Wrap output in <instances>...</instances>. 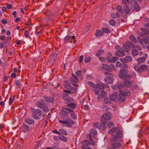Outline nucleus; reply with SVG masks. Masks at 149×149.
Wrapping results in <instances>:
<instances>
[{
    "mask_svg": "<svg viewBox=\"0 0 149 149\" xmlns=\"http://www.w3.org/2000/svg\"><path fill=\"white\" fill-rule=\"evenodd\" d=\"M109 134L113 133L112 136L110 139L111 142H114L117 141L122 136V132L119 128L116 127L112 128L108 131Z\"/></svg>",
    "mask_w": 149,
    "mask_h": 149,
    "instance_id": "obj_1",
    "label": "nucleus"
},
{
    "mask_svg": "<svg viewBox=\"0 0 149 149\" xmlns=\"http://www.w3.org/2000/svg\"><path fill=\"white\" fill-rule=\"evenodd\" d=\"M119 92L120 94L119 95L118 100L122 102H124L126 99L125 96L128 95L129 94L130 95V92L129 91L125 92L124 91L122 90H120Z\"/></svg>",
    "mask_w": 149,
    "mask_h": 149,
    "instance_id": "obj_2",
    "label": "nucleus"
},
{
    "mask_svg": "<svg viewBox=\"0 0 149 149\" xmlns=\"http://www.w3.org/2000/svg\"><path fill=\"white\" fill-rule=\"evenodd\" d=\"M135 47V45L130 41H128L126 42V45H123V49L122 51L124 52L125 51L127 52H128L130 50V48L133 49Z\"/></svg>",
    "mask_w": 149,
    "mask_h": 149,
    "instance_id": "obj_3",
    "label": "nucleus"
},
{
    "mask_svg": "<svg viewBox=\"0 0 149 149\" xmlns=\"http://www.w3.org/2000/svg\"><path fill=\"white\" fill-rule=\"evenodd\" d=\"M104 74L107 76L105 79V80L107 84L112 83L113 82V79L111 77L113 76L112 74L110 73L105 72Z\"/></svg>",
    "mask_w": 149,
    "mask_h": 149,
    "instance_id": "obj_4",
    "label": "nucleus"
},
{
    "mask_svg": "<svg viewBox=\"0 0 149 149\" xmlns=\"http://www.w3.org/2000/svg\"><path fill=\"white\" fill-rule=\"evenodd\" d=\"M59 122L61 123L68 125H67L68 127H71V125H73L74 123L73 120L69 119H67L65 120H59Z\"/></svg>",
    "mask_w": 149,
    "mask_h": 149,
    "instance_id": "obj_5",
    "label": "nucleus"
},
{
    "mask_svg": "<svg viewBox=\"0 0 149 149\" xmlns=\"http://www.w3.org/2000/svg\"><path fill=\"white\" fill-rule=\"evenodd\" d=\"M41 111L39 109H37L33 113V117L35 119H38L39 117L41 115Z\"/></svg>",
    "mask_w": 149,
    "mask_h": 149,
    "instance_id": "obj_6",
    "label": "nucleus"
},
{
    "mask_svg": "<svg viewBox=\"0 0 149 149\" xmlns=\"http://www.w3.org/2000/svg\"><path fill=\"white\" fill-rule=\"evenodd\" d=\"M128 72V71L126 69H121L120 70L118 75L120 78H122L124 77Z\"/></svg>",
    "mask_w": 149,
    "mask_h": 149,
    "instance_id": "obj_7",
    "label": "nucleus"
},
{
    "mask_svg": "<svg viewBox=\"0 0 149 149\" xmlns=\"http://www.w3.org/2000/svg\"><path fill=\"white\" fill-rule=\"evenodd\" d=\"M120 60L121 62L125 63L132 61V58L130 56H126L123 58H120Z\"/></svg>",
    "mask_w": 149,
    "mask_h": 149,
    "instance_id": "obj_8",
    "label": "nucleus"
},
{
    "mask_svg": "<svg viewBox=\"0 0 149 149\" xmlns=\"http://www.w3.org/2000/svg\"><path fill=\"white\" fill-rule=\"evenodd\" d=\"M111 144L112 146L111 147V149H116V148L120 147L121 146V144L119 143L114 141L112 142Z\"/></svg>",
    "mask_w": 149,
    "mask_h": 149,
    "instance_id": "obj_9",
    "label": "nucleus"
},
{
    "mask_svg": "<svg viewBox=\"0 0 149 149\" xmlns=\"http://www.w3.org/2000/svg\"><path fill=\"white\" fill-rule=\"evenodd\" d=\"M59 114L61 115V118L62 119H65V117L68 115V113L63 110H62L60 112Z\"/></svg>",
    "mask_w": 149,
    "mask_h": 149,
    "instance_id": "obj_10",
    "label": "nucleus"
},
{
    "mask_svg": "<svg viewBox=\"0 0 149 149\" xmlns=\"http://www.w3.org/2000/svg\"><path fill=\"white\" fill-rule=\"evenodd\" d=\"M107 61L108 62H115L118 60L117 57H112L111 56H108L107 57Z\"/></svg>",
    "mask_w": 149,
    "mask_h": 149,
    "instance_id": "obj_11",
    "label": "nucleus"
},
{
    "mask_svg": "<svg viewBox=\"0 0 149 149\" xmlns=\"http://www.w3.org/2000/svg\"><path fill=\"white\" fill-rule=\"evenodd\" d=\"M106 86V85L103 83H100L96 84V88H98L100 90H103L104 87Z\"/></svg>",
    "mask_w": 149,
    "mask_h": 149,
    "instance_id": "obj_12",
    "label": "nucleus"
},
{
    "mask_svg": "<svg viewBox=\"0 0 149 149\" xmlns=\"http://www.w3.org/2000/svg\"><path fill=\"white\" fill-rule=\"evenodd\" d=\"M146 58L144 57L139 58L137 59L138 62V65L144 63L146 60Z\"/></svg>",
    "mask_w": 149,
    "mask_h": 149,
    "instance_id": "obj_13",
    "label": "nucleus"
},
{
    "mask_svg": "<svg viewBox=\"0 0 149 149\" xmlns=\"http://www.w3.org/2000/svg\"><path fill=\"white\" fill-rule=\"evenodd\" d=\"M44 98L45 100L48 102H53L54 101V99L51 97H48L46 96H44Z\"/></svg>",
    "mask_w": 149,
    "mask_h": 149,
    "instance_id": "obj_14",
    "label": "nucleus"
},
{
    "mask_svg": "<svg viewBox=\"0 0 149 149\" xmlns=\"http://www.w3.org/2000/svg\"><path fill=\"white\" fill-rule=\"evenodd\" d=\"M102 67L103 68L107 71H108L109 72H111V68L108 65L106 64H103L102 65Z\"/></svg>",
    "mask_w": 149,
    "mask_h": 149,
    "instance_id": "obj_15",
    "label": "nucleus"
},
{
    "mask_svg": "<svg viewBox=\"0 0 149 149\" xmlns=\"http://www.w3.org/2000/svg\"><path fill=\"white\" fill-rule=\"evenodd\" d=\"M123 11L126 14H129L130 13V10L127 5H125L123 7Z\"/></svg>",
    "mask_w": 149,
    "mask_h": 149,
    "instance_id": "obj_16",
    "label": "nucleus"
},
{
    "mask_svg": "<svg viewBox=\"0 0 149 149\" xmlns=\"http://www.w3.org/2000/svg\"><path fill=\"white\" fill-rule=\"evenodd\" d=\"M29 127L28 125L24 124L23 125L22 127V131L24 132H27L29 130Z\"/></svg>",
    "mask_w": 149,
    "mask_h": 149,
    "instance_id": "obj_17",
    "label": "nucleus"
},
{
    "mask_svg": "<svg viewBox=\"0 0 149 149\" xmlns=\"http://www.w3.org/2000/svg\"><path fill=\"white\" fill-rule=\"evenodd\" d=\"M25 121L26 123L29 125H33L34 123L33 120L31 118H26Z\"/></svg>",
    "mask_w": 149,
    "mask_h": 149,
    "instance_id": "obj_18",
    "label": "nucleus"
},
{
    "mask_svg": "<svg viewBox=\"0 0 149 149\" xmlns=\"http://www.w3.org/2000/svg\"><path fill=\"white\" fill-rule=\"evenodd\" d=\"M116 54L118 56H125V54H124V52L118 51L116 52Z\"/></svg>",
    "mask_w": 149,
    "mask_h": 149,
    "instance_id": "obj_19",
    "label": "nucleus"
},
{
    "mask_svg": "<svg viewBox=\"0 0 149 149\" xmlns=\"http://www.w3.org/2000/svg\"><path fill=\"white\" fill-rule=\"evenodd\" d=\"M116 9L118 12L122 14H123L124 13L122 6L120 5H119L117 6L116 8Z\"/></svg>",
    "mask_w": 149,
    "mask_h": 149,
    "instance_id": "obj_20",
    "label": "nucleus"
},
{
    "mask_svg": "<svg viewBox=\"0 0 149 149\" xmlns=\"http://www.w3.org/2000/svg\"><path fill=\"white\" fill-rule=\"evenodd\" d=\"M130 40L134 43H136L137 42V40L136 39L134 36L133 35H131L130 36Z\"/></svg>",
    "mask_w": 149,
    "mask_h": 149,
    "instance_id": "obj_21",
    "label": "nucleus"
},
{
    "mask_svg": "<svg viewBox=\"0 0 149 149\" xmlns=\"http://www.w3.org/2000/svg\"><path fill=\"white\" fill-rule=\"evenodd\" d=\"M95 35L97 36L100 37L103 35V33L100 30H97L96 31Z\"/></svg>",
    "mask_w": 149,
    "mask_h": 149,
    "instance_id": "obj_22",
    "label": "nucleus"
},
{
    "mask_svg": "<svg viewBox=\"0 0 149 149\" xmlns=\"http://www.w3.org/2000/svg\"><path fill=\"white\" fill-rule=\"evenodd\" d=\"M102 118H104V119L108 120H110L111 118V116L108 114H104Z\"/></svg>",
    "mask_w": 149,
    "mask_h": 149,
    "instance_id": "obj_23",
    "label": "nucleus"
},
{
    "mask_svg": "<svg viewBox=\"0 0 149 149\" xmlns=\"http://www.w3.org/2000/svg\"><path fill=\"white\" fill-rule=\"evenodd\" d=\"M58 138L64 142H66L67 141V138L65 136L62 135H59L58 136Z\"/></svg>",
    "mask_w": 149,
    "mask_h": 149,
    "instance_id": "obj_24",
    "label": "nucleus"
},
{
    "mask_svg": "<svg viewBox=\"0 0 149 149\" xmlns=\"http://www.w3.org/2000/svg\"><path fill=\"white\" fill-rule=\"evenodd\" d=\"M108 120L104 119V118H101V122L103 125H106L108 123Z\"/></svg>",
    "mask_w": 149,
    "mask_h": 149,
    "instance_id": "obj_25",
    "label": "nucleus"
},
{
    "mask_svg": "<svg viewBox=\"0 0 149 149\" xmlns=\"http://www.w3.org/2000/svg\"><path fill=\"white\" fill-rule=\"evenodd\" d=\"M137 42L138 41L140 44L143 45L144 42V38L141 39L139 37H138L137 38Z\"/></svg>",
    "mask_w": 149,
    "mask_h": 149,
    "instance_id": "obj_26",
    "label": "nucleus"
},
{
    "mask_svg": "<svg viewBox=\"0 0 149 149\" xmlns=\"http://www.w3.org/2000/svg\"><path fill=\"white\" fill-rule=\"evenodd\" d=\"M68 40H69L71 42H72V38L70 36H67L65 38V42H66Z\"/></svg>",
    "mask_w": 149,
    "mask_h": 149,
    "instance_id": "obj_27",
    "label": "nucleus"
},
{
    "mask_svg": "<svg viewBox=\"0 0 149 149\" xmlns=\"http://www.w3.org/2000/svg\"><path fill=\"white\" fill-rule=\"evenodd\" d=\"M45 105V104L40 101L38 102L37 104V106L38 107L41 109H42Z\"/></svg>",
    "mask_w": 149,
    "mask_h": 149,
    "instance_id": "obj_28",
    "label": "nucleus"
},
{
    "mask_svg": "<svg viewBox=\"0 0 149 149\" xmlns=\"http://www.w3.org/2000/svg\"><path fill=\"white\" fill-rule=\"evenodd\" d=\"M58 131L59 132V134H62L65 135H66L67 134L66 131L64 130L60 129Z\"/></svg>",
    "mask_w": 149,
    "mask_h": 149,
    "instance_id": "obj_29",
    "label": "nucleus"
},
{
    "mask_svg": "<svg viewBox=\"0 0 149 149\" xmlns=\"http://www.w3.org/2000/svg\"><path fill=\"white\" fill-rule=\"evenodd\" d=\"M57 54H54L51 58V61L53 63L55 62Z\"/></svg>",
    "mask_w": 149,
    "mask_h": 149,
    "instance_id": "obj_30",
    "label": "nucleus"
},
{
    "mask_svg": "<svg viewBox=\"0 0 149 149\" xmlns=\"http://www.w3.org/2000/svg\"><path fill=\"white\" fill-rule=\"evenodd\" d=\"M134 8L136 11H138L139 10L140 6L137 2H135L134 3Z\"/></svg>",
    "mask_w": 149,
    "mask_h": 149,
    "instance_id": "obj_31",
    "label": "nucleus"
},
{
    "mask_svg": "<svg viewBox=\"0 0 149 149\" xmlns=\"http://www.w3.org/2000/svg\"><path fill=\"white\" fill-rule=\"evenodd\" d=\"M68 107H70L72 109H75L76 107V104L74 103H71L67 105Z\"/></svg>",
    "mask_w": 149,
    "mask_h": 149,
    "instance_id": "obj_32",
    "label": "nucleus"
},
{
    "mask_svg": "<svg viewBox=\"0 0 149 149\" xmlns=\"http://www.w3.org/2000/svg\"><path fill=\"white\" fill-rule=\"evenodd\" d=\"M103 32L106 33H108L110 32V30L109 28H103L102 29Z\"/></svg>",
    "mask_w": 149,
    "mask_h": 149,
    "instance_id": "obj_33",
    "label": "nucleus"
},
{
    "mask_svg": "<svg viewBox=\"0 0 149 149\" xmlns=\"http://www.w3.org/2000/svg\"><path fill=\"white\" fill-rule=\"evenodd\" d=\"M71 81L75 83H77L78 81V79L76 77H71L70 78Z\"/></svg>",
    "mask_w": 149,
    "mask_h": 149,
    "instance_id": "obj_34",
    "label": "nucleus"
},
{
    "mask_svg": "<svg viewBox=\"0 0 149 149\" xmlns=\"http://www.w3.org/2000/svg\"><path fill=\"white\" fill-rule=\"evenodd\" d=\"M131 78V76L128 74H127L125 75V77H124L123 78H122V79H123L124 80H129Z\"/></svg>",
    "mask_w": 149,
    "mask_h": 149,
    "instance_id": "obj_35",
    "label": "nucleus"
},
{
    "mask_svg": "<svg viewBox=\"0 0 149 149\" xmlns=\"http://www.w3.org/2000/svg\"><path fill=\"white\" fill-rule=\"evenodd\" d=\"M109 24L112 26H114L116 25V22L113 19L110 20L109 21Z\"/></svg>",
    "mask_w": 149,
    "mask_h": 149,
    "instance_id": "obj_36",
    "label": "nucleus"
},
{
    "mask_svg": "<svg viewBox=\"0 0 149 149\" xmlns=\"http://www.w3.org/2000/svg\"><path fill=\"white\" fill-rule=\"evenodd\" d=\"M110 97L111 100H115L117 99V96L116 95L114 94L111 95Z\"/></svg>",
    "mask_w": 149,
    "mask_h": 149,
    "instance_id": "obj_37",
    "label": "nucleus"
},
{
    "mask_svg": "<svg viewBox=\"0 0 149 149\" xmlns=\"http://www.w3.org/2000/svg\"><path fill=\"white\" fill-rule=\"evenodd\" d=\"M73 101V99L72 98H67L65 99L64 102L66 104H68L70 102H72Z\"/></svg>",
    "mask_w": 149,
    "mask_h": 149,
    "instance_id": "obj_38",
    "label": "nucleus"
},
{
    "mask_svg": "<svg viewBox=\"0 0 149 149\" xmlns=\"http://www.w3.org/2000/svg\"><path fill=\"white\" fill-rule=\"evenodd\" d=\"M125 85L127 87H130L132 86V83L131 82L129 81H125Z\"/></svg>",
    "mask_w": 149,
    "mask_h": 149,
    "instance_id": "obj_39",
    "label": "nucleus"
},
{
    "mask_svg": "<svg viewBox=\"0 0 149 149\" xmlns=\"http://www.w3.org/2000/svg\"><path fill=\"white\" fill-rule=\"evenodd\" d=\"M140 68L142 71L144 70H147L148 68V66L146 65H141L140 66Z\"/></svg>",
    "mask_w": 149,
    "mask_h": 149,
    "instance_id": "obj_40",
    "label": "nucleus"
},
{
    "mask_svg": "<svg viewBox=\"0 0 149 149\" xmlns=\"http://www.w3.org/2000/svg\"><path fill=\"white\" fill-rule=\"evenodd\" d=\"M88 84L92 87L95 88H96V85L95 84L90 81H88Z\"/></svg>",
    "mask_w": 149,
    "mask_h": 149,
    "instance_id": "obj_41",
    "label": "nucleus"
},
{
    "mask_svg": "<svg viewBox=\"0 0 149 149\" xmlns=\"http://www.w3.org/2000/svg\"><path fill=\"white\" fill-rule=\"evenodd\" d=\"M131 53L132 55L134 56H137L138 54V52L137 51L136 49L133 50Z\"/></svg>",
    "mask_w": 149,
    "mask_h": 149,
    "instance_id": "obj_42",
    "label": "nucleus"
},
{
    "mask_svg": "<svg viewBox=\"0 0 149 149\" xmlns=\"http://www.w3.org/2000/svg\"><path fill=\"white\" fill-rule=\"evenodd\" d=\"M104 51L100 49L97 52L96 56H99L100 55L102 54Z\"/></svg>",
    "mask_w": 149,
    "mask_h": 149,
    "instance_id": "obj_43",
    "label": "nucleus"
},
{
    "mask_svg": "<svg viewBox=\"0 0 149 149\" xmlns=\"http://www.w3.org/2000/svg\"><path fill=\"white\" fill-rule=\"evenodd\" d=\"M134 69L136 71L139 72H142L141 68L137 66L134 67Z\"/></svg>",
    "mask_w": 149,
    "mask_h": 149,
    "instance_id": "obj_44",
    "label": "nucleus"
},
{
    "mask_svg": "<svg viewBox=\"0 0 149 149\" xmlns=\"http://www.w3.org/2000/svg\"><path fill=\"white\" fill-rule=\"evenodd\" d=\"M124 86V85L121 83H120L118 84L117 85V88L120 89L121 88H122Z\"/></svg>",
    "mask_w": 149,
    "mask_h": 149,
    "instance_id": "obj_45",
    "label": "nucleus"
},
{
    "mask_svg": "<svg viewBox=\"0 0 149 149\" xmlns=\"http://www.w3.org/2000/svg\"><path fill=\"white\" fill-rule=\"evenodd\" d=\"M104 102L106 103H111V100L108 98H106L104 99Z\"/></svg>",
    "mask_w": 149,
    "mask_h": 149,
    "instance_id": "obj_46",
    "label": "nucleus"
},
{
    "mask_svg": "<svg viewBox=\"0 0 149 149\" xmlns=\"http://www.w3.org/2000/svg\"><path fill=\"white\" fill-rule=\"evenodd\" d=\"M82 143H84L85 144V145H86L87 146H89L90 145V142L87 140H86L84 141H82Z\"/></svg>",
    "mask_w": 149,
    "mask_h": 149,
    "instance_id": "obj_47",
    "label": "nucleus"
},
{
    "mask_svg": "<svg viewBox=\"0 0 149 149\" xmlns=\"http://www.w3.org/2000/svg\"><path fill=\"white\" fill-rule=\"evenodd\" d=\"M45 112H48L49 111V109L45 105L42 108Z\"/></svg>",
    "mask_w": 149,
    "mask_h": 149,
    "instance_id": "obj_48",
    "label": "nucleus"
},
{
    "mask_svg": "<svg viewBox=\"0 0 149 149\" xmlns=\"http://www.w3.org/2000/svg\"><path fill=\"white\" fill-rule=\"evenodd\" d=\"M91 57H86L84 60V61L86 63H88L90 61Z\"/></svg>",
    "mask_w": 149,
    "mask_h": 149,
    "instance_id": "obj_49",
    "label": "nucleus"
},
{
    "mask_svg": "<svg viewBox=\"0 0 149 149\" xmlns=\"http://www.w3.org/2000/svg\"><path fill=\"white\" fill-rule=\"evenodd\" d=\"M138 87V86L136 84H134L131 87V89L132 90H134L135 89L137 88Z\"/></svg>",
    "mask_w": 149,
    "mask_h": 149,
    "instance_id": "obj_50",
    "label": "nucleus"
},
{
    "mask_svg": "<svg viewBox=\"0 0 149 149\" xmlns=\"http://www.w3.org/2000/svg\"><path fill=\"white\" fill-rule=\"evenodd\" d=\"M71 116L74 119H76L77 118V117L75 114L74 113H70Z\"/></svg>",
    "mask_w": 149,
    "mask_h": 149,
    "instance_id": "obj_51",
    "label": "nucleus"
},
{
    "mask_svg": "<svg viewBox=\"0 0 149 149\" xmlns=\"http://www.w3.org/2000/svg\"><path fill=\"white\" fill-rule=\"evenodd\" d=\"M100 95H102L101 96H102V97H103L104 98H105L106 96V94L105 92L102 91Z\"/></svg>",
    "mask_w": 149,
    "mask_h": 149,
    "instance_id": "obj_52",
    "label": "nucleus"
},
{
    "mask_svg": "<svg viewBox=\"0 0 149 149\" xmlns=\"http://www.w3.org/2000/svg\"><path fill=\"white\" fill-rule=\"evenodd\" d=\"M91 133L95 135L97 134V131L94 129H92L90 131Z\"/></svg>",
    "mask_w": 149,
    "mask_h": 149,
    "instance_id": "obj_53",
    "label": "nucleus"
},
{
    "mask_svg": "<svg viewBox=\"0 0 149 149\" xmlns=\"http://www.w3.org/2000/svg\"><path fill=\"white\" fill-rule=\"evenodd\" d=\"M140 36H142V37H148V36H146V34H145L144 33V32H142V33H140Z\"/></svg>",
    "mask_w": 149,
    "mask_h": 149,
    "instance_id": "obj_54",
    "label": "nucleus"
},
{
    "mask_svg": "<svg viewBox=\"0 0 149 149\" xmlns=\"http://www.w3.org/2000/svg\"><path fill=\"white\" fill-rule=\"evenodd\" d=\"M116 66L119 68H120L122 66V64L120 62H117L116 63Z\"/></svg>",
    "mask_w": 149,
    "mask_h": 149,
    "instance_id": "obj_55",
    "label": "nucleus"
},
{
    "mask_svg": "<svg viewBox=\"0 0 149 149\" xmlns=\"http://www.w3.org/2000/svg\"><path fill=\"white\" fill-rule=\"evenodd\" d=\"M122 3L123 4H125V5H126L128 3H130V1H129V0H122Z\"/></svg>",
    "mask_w": 149,
    "mask_h": 149,
    "instance_id": "obj_56",
    "label": "nucleus"
},
{
    "mask_svg": "<svg viewBox=\"0 0 149 149\" xmlns=\"http://www.w3.org/2000/svg\"><path fill=\"white\" fill-rule=\"evenodd\" d=\"M15 97V96H14L13 97V98L12 99H11V97H10L9 101V104L10 105H11L12 104V103L13 102V100Z\"/></svg>",
    "mask_w": 149,
    "mask_h": 149,
    "instance_id": "obj_57",
    "label": "nucleus"
},
{
    "mask_svg": "<svg viewBox=\"0 0 149 149\" xmlns=\"http://www.w3.org/2000/svg\"><path fill=\"white\" fill-rule=\"evenodd\" d=\"M112 125L114 126V124L112 122L109 123L108 124V127H109V128H110Z\"/></svg>",
    "mask_w": 149,
    "mask_h": 149,
    "instance_id": "obj_58",
    "label": "nucleus"
},
{
    "mask_svg": "<svg viewBox=\"0 0 149 149\" xmlns=\"http://www.w3.org/2000/svg\"><path fill=\"white\" fill-rule=\"evenodd\" d=\"M25 36L27 38H28L29 36V31H26L25 32Z\"/></svg>",
    "mask_w": 149,
    "mask_h": 149,
    "instance_id": "obj_59",
    "label": "nucleus"
},
{
    "mask_svg": "<svg viewBox=\"0 0 149 149\" xmlns=\"http://www.w3.org/2000/svg\"><path fill=\"white\" fill-rule=\"evenodd\" d=\"M3 43L4 44V45L5 47H7L9 43L7 40L3 42Z\"/></svg>",
    "mask_w": 149,
    "mask_h": 149,
    "instance_id": "obj_60",
    "label": "nucleus"
},
{
    "mask_svg": "<svg viewBox=\"0 0 149 149\" xmlns=\"http://www.w3.org/2000/svg\"><path fill=\"white\" fill-rule=\"evenodd\" d=\"M144 42L146 44L149 45V39L144 38Z\"/></svg>",
    "mask_w": 149,
    "mask_h": 149,
    "instance_id": "obj_61",
    "label": "nucleus"
},
{
    "mask_svg": "<svg viewBox=\"0 0 149 149\" xmlns=\"http://www.w3.org/2000/svg\"><path fill=\"white\" fill-rule=\"evenodd\" d=\"M69 89L73 90L74 91L76 92L77 91V88H74L72 86H70V87L69 88Z\"/></svg>",
    "mask_w": 149,
    "mask_h": 149,
    "instance_id": "obj_62",
    "label": "nucleus"
},
{
    "mask_svg": "<svg viewBox=\"0 0 149 149\" xmlns=\"http://www.w3.org/2000/svg\"><path fill=\"white\" fill-rule=\"evenodd\" d=\"M7 8L8 9H11L12 8V6L10 4H8V5L7 6Z\"/></svg>",
    "mask_w": 149,
    "mask_h": 149,
    "instance_id": "obj_63",
    "label": "nucleus"
},
{
    "mask_svg": "<svg viewBox=\"0 0 149 149\" xmlns=\"http://www.w3.org/2000/svg\"><path fill=\"white\" fill-rule=\"evenodd\" d=\"M143 32L146 34V36H148V35H149V30L146 29V31H145Z\"/></svg>",
    "mask_w": 149,
    "mask_h": 149,
    "instance_id": "obj_64",
    "label": "nucleus"
}]
</instances>
